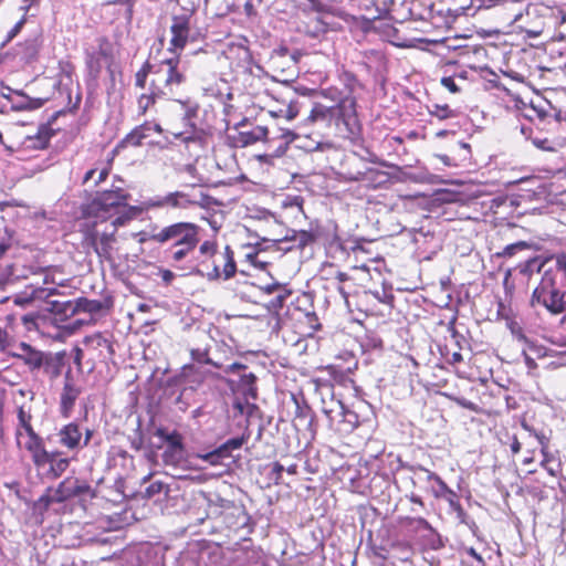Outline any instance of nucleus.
Masks as SVG:
<instances>
[{
    "label": "nucleus",
    "instance_id": "obj_57",
    "mask_svg": "<svg viewBox=\"0 0 566 566\" xmlns=\"http://www.w3.org/2000/svg\"><path fill=\"white\" fill-rule=\"evenodd\" d=\"M247 259L254 265L264 269L268 262L259 260V253H249Z\"/></svg>",
    "mask_w": 566,
    "mask_h": 566
},
{
    "label": "nucleus",
    "instance_id": "obj_1",
    "mask_svg": "<svg viewBox=\"0 0 566 566\" xmlns=\"http://www.w3.org/2000/svg\"><path fill=\"white\" fill-rule=\"evenodd\" d=\"M186 82L187 76L178 57L163 60L150 80L149 93L138 98V107L145 113L157 98H174Z\"/></svg>",
    "mask_w": 566,
    "mask_h": 566
},
{
    "label": "nucleus",
    "instance_id": "obj_47",
    "mask_svg": "<svg viewBox=\"0 0 566 566\" xmlns=\"http://www.w3.org/2000/svg\"><path fill=\"white\" fill-rule=\"evenodd\" d=\"M23 447L30 452H34L44 447L43 439L39 434L27 438Z\"/></svg>",
    "mask_w": 566,
    "mask_h": 566
},
{
    "label": "nucleus",
    "instance_id": "obj_27",
    "mask_svg": "<svg viewBox=\"0 0 566 566\" xmlns=\"http://www.w3.org/2000/svg\"><path fill=\"white\" fill-rule=\"evenodd\" d=\"M155 434L167 443V449H174L178 451L184 450L185 448L184 438L176 430L168 432L165 428H158Z\"/></svg>",
    "mask_w": 566,
    "mask_h": 566
},
{
    "label": "nucleus",
    "instance_id": "obj_43",
    "mask_svg": "<svg viewBox=\"0 0 566 566\" xmlns=\"http://www.w3.org/2000/svg\"><path fill=\"white\" fill-rule=\"evenodd\" d=\"M192 360L200 363V364H208L212 365L216 368H221V365L214 363L212 359L208 356L207 349H200V348H193L190 352Z\"/></svg>",
    "mask_w": 566,
    "mask_h": 566
},
{
    "label": "nucleus",
    "instance_id": "obj_54",
    "mask_svg": "<svg viewBox=\"0 0 566 566\" xmlns=\"http://www.w3.org/2000/svg\"><path fill=\"white\" fill-rule=\"evenodd\" d=\"M38 316L34 314H25L21 317V321L27 329L31 331L36 327Z\"/></svg>",
    "mask_w": 566,
    "mask_h": 566
},
{
    "label": "nucleus",
    "instance_id": "obj_4",
    "mask_svg": "<svg viewBox=\"0 0 566 566\" xmlns=\"http://www.w3.org/2000/svg\"><path fill=\"white\" fill-rule=\"evenodd\" d=\"M129 193L122 188L105 190L98 192L95 198L86 206L84 212L87 217H94L101 221H106L119 213V209L125 208Z\"/></svg>",
    "mask_w": 566,
    "mask_h": 566
},
{
    "label": "nucleus",
    "instance_id": "obj_38",
    "mask_svg": "<svg viewBox=\"0 0 566 566\" xmlns=\"http://www.w3.org/2000/svg\"><path fill=\"white\" fill-rule=\"evenodd\" d=\"M428 112L431 116L437 117L439 120L452 118L457 115V113L447 104H432L431 106H428Z\"/></svg>",
    "mask_w": 566,
    "mask_h": 566
},
{
    "label": "nucleus",
    "instance_id": "obj_7",
    "mask_svg": "<svg viewBox=\"0 0 566 566\" xmlns=\"http://www.w3.org/2000/svg\"><path fill=\"white\" fill-rule=\"evenodd\" d=\"M115 229L112 231H98L96 227L88 228L84 233V241L90 245L101 260L112 262L114 244L116 243Z\"/></svg>",
    "mask_w": 566,
    "mask_h": 566
},
{
    "label": "nucleus",
    "instance_id": "obj_62",
    "mask_svg": "<svg viewBox=\"0 0 566 566\" xmlns=\"http://www.w3.org/2000/svg\"><path fill=\"white\" fill-rule=\"evenodd\" d=\"M283 471H284V467L281 463L275 462L273 464V467H272V474L275 475L276 480H279L281 478Z\"/></svg>",
    "mask_w": 566,
    "mask_h": 566
},
{
    "label": "nucleus",
    "instance_id": "obj_56",
    "mask_svg": "<svg viewBox=\"0 0 566 566\" xmlns=\"http://www.w3.org/2000/svg\"><path fill=\"white\" fill-rule=\"evenodd\" d=\"M444 499L447 500L452 510L461 505L460 502L458 501L457 493L453 490H450Z\"/></svg>",
    "mask_w": 566,
    "mask_h": 566
},
{
    "label": "nucleus",
    "instance_id": "obj_44",
    "mask_svg": "<svg viewBox=\"0 0 566 566\" xmlns=\"http://www.w3.org/2000/svg\"><path fill=\"white\" fill-rule=\"evenodd\" d=\"M530 247V244L525 241H517L515 243H512V244H507L503 250L502 252H499L496 255L500 256V258H511L513 256L516 252L518 251H522V250H525Z\"/></svg>",
    "mask_w": 566,
    "mask_h": 566
},
{
    "label": "nucleus",
    "instance_id": "obj_22",
    "mask_svg": "<svg viewBox=\"0 0 566 566\" xmlns=\"http://www.w3.org/2000/svg\"><path fill=\"white\" fill-rule=\"evenodd\" d=\"M245 440L247 439L244 437L229 439L216 451L205 454L203 459L211 463H216L217 459L220 457H228L232 450L240 449Z\"/></svg>",
    "mask_w": 566,
    "mask_h": 566
},
{
    "label": "nucleus",
    "instance_id": "obj_11",
    "mask_svg": "<svg viewBox=\"0 0 566 566\" xmlns=\"http://www.w3.org/2000/svg\"><path fill=\"white\" fill-rule=\"evenodd\" d=\"M81 392V387L76 385L72 371L69 369L64 376V385L60 395V412L63 417H70Z\"/></svg>",
    "mask_w": 566,
    "mask_h": 566
},
{
    "label": "nucleus",
    "instance_id": "obj_29",
    "mask_svg": "<svg viewBox=\"0 0 566 566\" xmlns=\"http://www.w3.org/2000/svg\"><path fill=\"white\" fill-rule=\"evenodd\" d=\"M356 180L367 181L374 186H380L388 181V175L385 171L369 168L364 172H359V177Z\"/></svg>",
    "mask_w": 566,
    "mask_h": 566
},
{
    "label": "nucleus",
    "instance_id": "obj_33",
    "mask_svg": "<svg viewBox=\"0 0 566 566\" xmlns=\"http://www.w3.org/2000/svg\"><path fill=\"white\" fill-rule=\"evenodd\" d=\"M80 312L97 314L103 311L104 303L99 300H88L86 297L76 298V305Z\"/></svg>",
    "mask_w": 566,
    "mask_h": 566
},
{
    "label": "nucleus",
    "instance_id": "obj_18",
    "mask_svg": "<svg viewBox=\"0 0 566 566\" xmlns=\"http://www.w3.org/2000/svg\"><path fill=\"white\" fill-rule=\"evenodd\" d=\"M334 105H324L322 103H315L307 117V120L312 123L322 122L327 125L332 123L338 124Z\"/></svg>",
    "mask_w": 566,
    "mask_h": 566
},
{
    "label": "nucleus",
    "instance_id": "obj_42",
    "mask_svg": "<svg viewBox=\"0 0 566 566\" xmlns=\"http://www.w3.org/2000/svg\"><path fill=\"white\" fill-rule=\"evenodd\" d=\"M218 202L217 200L207 195V193H199L197 196L189 195V207L198 206L205 209H210L211 207L216 206Z\"/></svg>",
    "mask_w": 566,
    "mask_h": 566
},
{
    "label": "nucleus",
    "instance_id": "obj_17",
    "mask_svg": "<svg viewBox=\"0 0 566 566\" xmlns=\"http://www.w3.org/2000/svg\"><path fill=\"white\" fill-rule=\"evenodd\" d=\"M301 53L297 50L291 51L286 46H280L275 49L270 57V64L273 69H277L281 64V60H285L284 64L287 69H295Z\"/></svg>",
    "mask_w": 566,
    "mask_h": 566
},
{
    "label": "nucleus",
    "instance_id": "obj_58",
    "mask_svg": "<svg viewBox=\"0 0 566 566\" xmlns=\"http://www.w3.org/2000/svg\"><path fill=\"white\" fill-rule=\"evenodd\" d=\"M116 3H124V4H126V15L128 18L132 17L134 0H112V1L108 2V4H116Z\"/></svg>",
    "mask_w": 566,
    "mask_h": 566
},
{
    "label": "nucleus",
    "instance_id": "obj_59",
    "mask_svg": "<svg viewBox=\"0 0 566 566\" xmlns=\"http://www.w3.org/2000/svg\"><path fill=\"white\" fill-rule=\"evenodd\" d=\"M448 329H449V332H450V334H451L452 338H454V340H455L457 345L459 346V348H461L460 343H461V339H464V338H463V336H461V335L459 334V332L455 329V327H454V321H452V322H450V323H449V327H448Z\"/></svg>",
    "mask_w": 566,
    "mask_h": 566
},
{
    "label": "nucleus",
    "instance_id": "obj_45",
    "mask_svg": "<svg viewBox=\"0 0 566 566\" xmlns=\"http://www.w3.org/2000/svg\"><path fill=\"white\" fill-rule=\"evenodd\" d=\"M168 491L169 489L165 483H163L161 481H155L145 489L144 495L147 499H151L155 495H158L163 492L167 494Z\"/></svg>",
    "mask_w": 566,
    "mask_h": 566
},
{
    "label": "nucleus",
    "instance_id": "obj_34",
    "mask_svg": "<svg viewBox=\"0 0 566 566\" xmlns=\"http://www.w3.org/2000/svg\"><path fill=\"white\" fill-rule=\"evenodd\" d=\"M17 417H18V426L15 428V439L17 443H21L22 438V427L30 424L32 421V415L30 409H25L23 405L17 408Z\"/></svg>",
    "mask_w": 566,
    "mask_h": 566
},
{
    "label": "nucleus",
    "instance_id": "obj_61",
    "mask_svg": "<svg viewBox=\"0 0 566 566\" xmlns=\"http://www.w3.org/2000/svg\"><path fill=\"white\" fill-rule=\"evenodd\" d=\"M161 279L165 282V284H170L172 280L175 279V273L170 270H163L160 272Z\"/></svg>",
    "mask_w": 566,
    "mask_h": 566
},
{
    "label": "nucleus",
    "instance_id": "obj_55",
    "mask_svg": "<svg viewBox=\"0 0 566 566\" xmlns=\"http://www.w3.org/2000/svg\"><path fill=\"white\" fill-rule=\"evenodd\" d=\"M517 0H482V3L485 8H492L496 6H504L510 3H515Z\"/></svg>",
    "mask_w": 566,
    "mask_h": 566
},
{
    "label": "nucleus",
    "instance_id": "obj_30",
    "mask_svg": "<svg viewBox=\"0 0 566 566\" xmlns=\"http://www.w3.org/2000/svg\"><path fill=\"white\" fill-rule=\"evenodd\" d=\"M138 213V209L136 207L128 206L126 203L125 208L119 209V213H115V218L112 221V228L117 230L118 227L125 226L127 222L133 220Z\"/></svg>",
    "mask_w": 566,
    "mask_h": 566
},
{
    "label": "nucleus",
    "instance_id": "obj_32",
    "mask_svg": "<svg viewBox=\"0 0 566 566\" xmlns=\"http://www.w3.org/2000/svg\"><path fill=\"white\" fill-rule=\"evenodd\" d=\"M41 42L38 36L25 40L22 44V55L25 62H32L36 59Z\"/></svg>",
    "mask_w": 566,
    "mask_h": 566
},
{
    "label": "nucleus",
    "instance_id": "obj_48",
    "mask_svg": "<svg viewBox=\"0 0 566 566\" xmlns=\"http://www.w3.org/2000/svg\"><path fill=\"white\" fill-rule=\"evenodd\" d=\"M25 23V17H22L14 25L13 28L8 32L6 40L2 43V46L8 44L10 41H12L21 31L22 27Z\"/></svg>",
    "mask_w": 566,
    "mask_h": 566
},
{
    "label": "nucleus",
    "instance_id": "obj_21",
    "mask_svg": "<svg viewBox=\"0 0 566 566\" xmlns=\"http://www.w3.org/2000/svg\"><path fill=\"white\" fill-rule=\"evenodd\" d=\"M268 128L265 126H254L250 130H240L237 137V143L241 147H247L260 140H264L268 136Z\"/></svg>",
    "mask_w": 566,
    "mask_h": 566
},
{
    "label": "nucleus",
    "instance_id": "obj_35",
    "mask_svg": "<svg viewBox=\"0 0 566 566\" xmlns=\"http://www.w3.org/2000/svg\"><path fill=\"white\" fill-rule=\"evenodd\" d=\"M69 465L70 460L67 458H61L60 453L55 452L50 463L49 474H51L53 479H57L67 470Z\"/></svg>",
    "mask_w": 566,
    "mask_h": 566
},
{
    "label": "nucleus",
    "instance_id": "obj_31",
    "mask_svg": "<svg viewBox=\"0 0 566 566\" xmlns=\"http://www.w3.org/2000/svg\"><path fill=\"white\" fill-rule=\"evenodd\" d=\"M460 554L461 560L465 566H486L483 556L473 547H463Z\"/></svg>",
    "mask_w": 566,
    "mask_h": 566
},
{
    "label": "nucleus",
    "instance_id": "obj_14",
    "mask_svg": "<svg viewBox=\"0 0 566 566\" xmlns=\"http://www.w3.org/2000/svg\"><path fill=\"white\" fill-rule=\"evenodd\" d=\"M55 294H57V290L54 287L28 286L24 291L13 297V303L18 306L25 307L35 300L48 301V298Z\"/></svg>",
    "mask_w": 566,
    "mask_h": 566
},
{
    "label": "nucleus",
    "instance_id": "obj_40",
    "mask_svg": "<svg viewBox=\"0 0 566 566\" xmlns=\"http://www.w3.org/2000/svg\"><path fill=\"white\" fill-rule=\"evenodd\" d=\"M427 473L428 481H434L437 483V489H433V493L437 497H446L447 493L451 490L446 482L434 472H431L427 469H422Z\"/></svg>",
    "mask_w": 566,
    "mask_h": 566
},
{
    "label": "nucleus",
    "instance_id": "obj_53",
    "mask_svg": "<svg viewBox=\"0 0 566 566\" xmlns=\"http://www.w3.org/2000/svg\"><path fill=\"white\" fill-rule=\"evenodd\" d=\"M556 268L562 271L566 277V252H560L554 255Z\"/></svg>",
    "mask_w": 566,
    "mask_h": 566
},
{
    "label": "nucleus",
    "instance_id": "obj_19",
    "mask_svg": "<svg viewBox=\"0 0 566 566\" xmlns=\"http://www.w3.org/2000/svg\"><path fill=\"white\" fill-rule=\"evenodd\" d=\"M14 99H12L13 111H33L42 107L48 101L46 98H33L24 94L23 92H13Z\"/></svg>",
    "mask_w": 566,
    "mask_h": 566
},
{
    "label": "nucleus",
    "instance_id": "obj_51",
    "mask_svg": "<svg viewBox=\"0 0 566 566\" xmlns=\"http://www.w3.org/2000/svg\"><path fill=\"white\" fill-rule=\"evenodd\" d=\"M11 245V238L7 234V232L0 231V259L7 252V250Z\"/></svg>",
    "mask_w": 566,
    "mask_h": 566
},
{
    "label": "nucleus",
    "instance_id": "obj_24",
    "mask_svg": "<svg viewBox=\"0 0 566 566\" xmlns=\"http://www.w3.org/2000/svg\"><path fill=\"white\" fill-rule=\"evenodd\" d=\"M177 103L181 106L182 109V122L184 126L187 128V132H195L196 124L193 122L195 117H197L199 106L197 103L186 99V101H177Z\"/></svg>",
    "mask_w": 566,
    "mask_h": 566
},
{
    "label": "nucleus",
    "instance_id": "obj_23",
    "mask_svg": "<svg viewBox=\"0 0 566 566\" xmlns=\"http://www.w3.org/2000/svg\"><path fill=\"white\" fill-rule=\"evenodd\" d=\"M49 304V311L53 313L54 315L61 316V317H71L78 313V308L76 305V300L74 301H45Z\"/></svg>",
    "mask_w": 566,
    "mask_h": 566
},
{
    "label": "nucleus",
    "instance_id": "obj_37",
    "mask_svg": "<svg viewBox=\"0 0 566 566\" xmlns=\"http://www.w3.org/2000/svg\"><path fill=\"white\" fill-rule=\"evenodd\" d=\"M85 343L88 346H92L94 348L106 349L108 356H112L114 354V348H113L112 343L99 333L86 337Z\"/></svg>",
    "mask_w": 566,
    "mask_h": 566
},
{
    "label": "nucleus",
    "instance_id": "obj_39",
    "mask_svg": "<svg viewBox=\"0 0 566 566\" xmlns=\"http://www.w3.org/2000/svg\"><path fill=\"white\" fill-rule=\"evenodd\" d=\"M54 453L55 452H49L44 447L32 452L31 453V459H32V462L33 464L38 468V469H41L43 467H45L46 464H50L51 461H52V458L54 457Z\"/></svg>",
    "mask_w": 566,
    "mask_h": 566
},
{
    "label": "nucleus",
    "instance_id": "obj_28",
    "mask_svg": "<svg viewBox=\"0 0 566 566\" xmlns=\"http://www.w3.org/2000/svg\"><path fill=\"white\" fill-rule=\"evenodd\" d=\"M276 290H281L279 285H269L265 287V291L268 293H272ZM289 296V293L285 291H280L274 297H272L268 304L266 307L271 313L277 314V312L283 307V304Z\"/></svg>",
    "mask_w": 566,
    "mask_h": 566
},
{
    "label": "nucleus",
    "instance_id": "obj_8",
    "mask_svg": "<svg viewBox=\"0 0 566 566\" xmlns=\"http://www.w3.org/2000/svg\"><path fill=\"white\" fill-rule=\"evenodd\" d=\"M344 76L346 80V86L349 90V94L339 98L338 102L336 104H334V106L336 108L335 112H336V117H337L338 123L342 122L346 126H349L356 122L357 102H356V97L353 96L352 93L355 91L356 86H359V83H358L356 76L352 73H345Z\"/></svg>",
    "mask_w": 566,
    "mask_h": 566
},
{
    "label": "nucleus",
    "instance_id": "obj_15",
    "mask_svg": "<svg viewBox=\"0 0 566 566\" xmlns=\"http://www.w3.org/2000/svg\"><path fill=\"white\" fill-rule=\"evenodd\" d=\"M222 259L224 261L222 271H220L219 265L214 261L212 270L206 274V276L209 281L217 280L221 276L223 277V280H229L234 275V273L237 271V266H235V262H234V253L229 245H227L224 248Z\"/></svg>",
    "mask_w": 566,
    "mask_h": 566
},
{
    "label": "nucleus",
    "instance_id": "obj_52",
    "mask_svg": "<svg viewBox=\"0 0 566 566\" xmlns=\"http://www.w3.org/2000/svg\"><path fill=\"white\" fill-rule=\"evenodd\" d=\"M441 84L451 93H458L460 91L459 86L455 84V81L452 76L442 77Z\"/></svg>",
    "mask_w": 566,
    "mask_h": 566
},
{
    "label": "nucleus",
    "instance_id": "obj_13",
    "mask_svg": "<svg viewBox=\"0 0 566 566\" xmlns=\"http://www.w3.org/2000/svg\"><path fill=\"white\" fill-rule=\"evenodd\" d=\"M147 208L170 207L175 209L189 208V193L184 191L169 192L163 197L151 198L146 202Z\"/></svg>",
    "mask_w": 566,
    "mask_h": 566
},
{
    "label": "nucleus",
    "instance_id": "obj_3",
    "mask_svg": "<svg viewBox=\"0 0 566 566\" xmlns=\"http://www.w3.org/2000/svg\"><path fill=\"white\" fill-rule=\"evenodd\" d=\"M566 292L557 284V273L553 269L545 270L538 285L534 289L530 305L538 312L545 310L557 316L566 312Z\"/></svg>",
    "mask_w": 566,
    "mask_h": 566
},
{
    "label": "nucleus",
    "instance_id": "obj_26",
    "mask_svg": "<svg viewBox=\"0 0 566 566\" xmlns=\"http://www.w3.org/2000/svg\"><path fill=\"white\" fill-rule=\"evenodd\" d=\"M151 125L150 123H145L140 126L134 128L126 137L122 140V144L127 146H139L143 140L150 136Z\"/></svg>",
    "mask_w": 566,
    "mask_h": 566
},
{
    "label": "nucleus",
    "instance_id": "obj_36",
    "mask_svg": "<svg viewBox=\"0 0 566 566\" xmlns=\"http://www.w3.org/2000/svg\"><path fill=\"white\" fill-rule=\"evenodd\" d=\"M62 363L59 359H55L51 353L45 358L44 365H42V368L44 369V373L51 378L56 379L62 371Z\"/></svg>",
    "mask_w": 566,
    "mask_h": 566
},
{
    "label": "nucleus",
    "instance_id": "obj_63",
    "mask_svg": "<svg viewBox=\"0 0 566 566\" xmlns=\"http://www.w3.org/2000/svg\"><path fill=\"white\" fill-rule=\"evenodd\" d=\"M455 513H457V518L461 522V523H467V513L464 512L463 507L460 505V506H457L454 510H453Z\"/></svg>",
    "mask_w": 566,
    "mask_h": 566
},
{
    "label": "nucleus",
    "instance_id": "obj_2",
    "mask_svg": "<svg viewBox=\"0 0 566 566\" xmlns=\"http://www.w3.org/2000/svg\"><path fill=\"white\" fill-rule=\"evenodd\" d=\"M200 228L192 222H176L153 232L149 237L151 241L160 245H168L170 259L174 262L184 261L199 244Z\"/></svg>",
    "mask_w": 566,
    "mask_h": 566
},
{
    "label": "nucleus",
    "instance_id": "obj_12",
    "mask_svg": "<svg viewBox=\"0 0 566 566\" xmlns=\"http://www.w3.org/2000/svg\"><path fill=\"white\" fill-rule=\"evenodd\" d=\"M15 349L17 350L13 352L11 356L22 360L30 371L42 368V365H44L45 358L49 355V353L41 352L24 342L19 343Z\"/></svg>",
    "mask_w": 566,
    "mask_h": 566
},
{
    "label": "nucleus",
    "instance_id": "obj_9",
    "mask_svg": "<svg viewBox=\"0 0 566 566\" xmlns=\"http://www.w3.org/2000/svg\"><path fill=\"white\" fill-rule=\"evenodd\" d=\"M171 39L168 51L174 53V57H179V53L185 49L190 35V18L188 15H175L170 25Z\"/></svg>",
    "mask_w": 566,
    "mask_h": 566
},
{
    "label": "nucleus",
    "instance_id": "obj_60",
    "mask_svg": "<svg viewBox=\"0 0 566 566\" xmlns=\"http://www.w3.org/2000/svg\"><path fill=\"white\" fill-rule=\"evenodd\" d=\"M247 366L241 364V363H233L231 365H228L227 367H224V373L226 374H233L238 370H241V369H245Z\"/></svg>",
    "mask_w": 566,
    "mask_h": 566
},
{
    "label": "nucleus",
    "instance_id": "obj_20",
    "mask_svg": "<svg viewBox=\"0 0 566 566\" xmlns=\"http://www.w3.org/2000/svg\"><path fill=\"white\" fill-rule=\"evenodd\" d=\"M50 138V128L42 125L36 129L35 134L25 136L22 145L29 149H43L48 146Z\"/></svg>",
    "mask_w": 566,
    "mask_h": 566
},
{
    "label": "nucleus",
    "instance_id": "obj_25",
    "mask_svg": "<svg viewBox=\"0 0 566 566\" xmlns=\"http://www.w3.org/2000/svg\"><path fill=\"white\" fill-rule=\"evenodd\" d=\"M238 390L247 400L258 398L256 376L253 373L243 374L238 384Z\"/></svg>",
    "mask_w": 566,
    "mask_h": 566
},
{
    "label": "nucleus",
    "instance_id": "obj_49",
    "mask_svg": "<svg viewBox=\"0 0 566 566\" xmlns=\"http://www.w3.org/2000/svg\"><path fill=\"white\" fill-rule=\"evenodd\" d=\"M199 251L202 255L213 256L217 253V243L214 241H205L200 244Z\"/></svg>",
    "mask_w": 566,
    "mask_h": 566
},
{
    "label": "nucleus",
    "instance_id": "obj_6",
    "mask_svg": "<svg viewBox=\"0 0 566 566\" xmlns=\"http://www.w3.org/2000/svg\"><path fill=\"white\" fill-rule=\"evenodd\" d=\"M92 488L85 481L75 476L65 478L55 489H49L48 493L40 497V502L49 507L52 503H62L72 497L91 494Z\"/></svg>",
    "mask_w": 566,
    "mask_h": 566
},
{
    "label": "nucleus",
    "instance_id": "obj_46",
    "mask_svg": "<svg viewBox=\"0 0 566 566\" xmlns=\"http://www.w3.org/2000/svg\"><path fill=\"white\" fill-rule=\"evenodd\" d=\"M184 450L166 449L163 453V459L166 464H178L184 459Z\"/></svg>",
    "mask_w": 566,
    "mask_h": 566
},
{
    "label": "nucleus",
    "instance_id": "obj_64",
    "mask_svg": "<svg viewBox=\"0 0 566 566\" xmlns=\"http://www.w3.org/2000/svg\"><path fill=\"white\" fill-rule=\"evenodd\" d=\"M7 332L0 327V350H4L7 348Z\"/></svg>",
    "mask_w": 566,
    "mask_h": 566
},
{
    "label": "nucleus",
    "instance_id": "obj_10",
    "mask_svg": "<svg viewBox=\"0 0 566 566\" xmlns=\"http://www.w3.org/2000/svg\"><path fill=\"white\" fill-rule=\"evenodd\" d=\"M551 8L542 3H528L524 11H518L513 17V22H521L533 24L535 29L530 30L534 35H539L543 28V19L549 13Z\"/></svg>",
    "mask_w": 566,
    "mask_h": 566
},
{
    "label": "nucleus",
    "instance_id": "obj_41",
    "mask_svg": "<svg viewBox=\"0 0 566 566\" xmlns=\"http://www.w3.org/2000/svg\"><path fill=\"white\" fill-rule=\"evenodd\" d=\"M157 65H153L149 61H146L140 70L135 74V85L139 88H144L146 85L147 76L149 74L154 75Z\"/></svg>",
    "mask_w": 566,
    "mask_h": 566
},
{
    "label": "nucleus",
    "instance_id": "obj_16",
    "mask_svg": "<svg viewBox=\"0 0 566 566\" xmlns=\"http://www.w3.org/2000/svg\"><path fill=\"white\" fill-rule=\"evenodd\" d=\"M61 446L69 450L82 449L83 432L75 422H70L62 427L57 433Z\"/></svg>",
    "mask_w": 566,
    "mask_h": 566
},
{
    "label": "nucleus",
    "instance_id": "obj_50",
    "mask_svg": "<svg viewBox=\"0 0 566 566\" xmlns=\"http://www.w3.org/2000/svg\"><path fill=\"white\" fill-rule=\"evenodd\" d=\"M532 143L538 149H542L545 151H554L555 150V147L553 146L552 142H549L547 138H533Z\"/></svg>",
    "mask_w": 566,
    "mask_h": 566
},
{
    "label": "nucleus",
    "instance_id": "obj_5",
    "mask_svg": "<svg viewBox=\"0 0 566 566\" xmlns=\"http://www.w3.org/2000/svg\"><path fill=\"white\" fill-rule=\"evenodd\" d=\"M322 411L328 420L329 428L338 433L348 434L359 424L358 415L346 408L340 400H336L333 397L329 401L322 400Z\"/></svg>",
    "mask_w": 566,
    "mask_h": 566
}]
</instances>
